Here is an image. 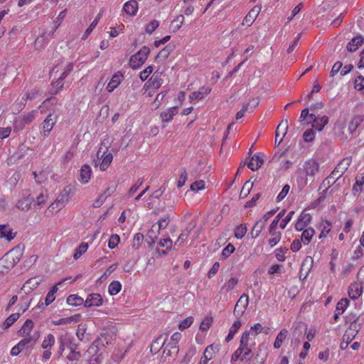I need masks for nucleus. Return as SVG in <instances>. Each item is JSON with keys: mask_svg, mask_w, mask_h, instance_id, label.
I'll list each match as a JSON object with an SVG mask.
<instances>
[{"mask_svg": "<svg viewBox=\"0 0 364 364\" xmlns=\"http://www.w3.org/2000/svg\"><path fill=\"white\" fill-rule=\"evenodd\" d=\"M112 191H110L109 188L106 189L102 193H101L97 198L93 202L92 205L95 208H100L101 207L105 201L106 200L107 198L110 196L112 193Z\"/></svg>", "mask_w": 364, "mask_h": 364, "instance_id": "nucleus-37", "label": "nucleus"}, {"mask_svg": "<svg viewBox=\"0 0 364 364\" xmlns=\"http://www.w3.org/2000/svg\"><path fill=\"white\" fill-rule=\"evenodd\" d=\"M103 304V298L100 294H89L85 301L84 306L86 308L100 307Z\"/></svg>", "mask_w": 364, "mask_h": 364, "instance_id": "nucleus-13", "label": "nucleus"}, {"mask_svg": "<svg viewBox=\"0 0 364 364\" xmlns=\"http://www.w3.org/2000/svg\"><path fill=\"white\" fill-rule=\"evenodd\" d=\"M260 6H254L244 18L242 21V25L246 26H250L257 18L259 13L260 12Z\"/></svg>", "mask_w": 364, "mask_h": 364, "instance_id": "nucleus-18", "label": "nucleus"}, {"mask_svg": "<svg viewBox=\"0 0 364 364\" xmlns=\"http://www.w3.org/2000/svg\"><path fill=\"white\" fill-rule=\"evenodd\" d=\"M114 339V336L110 332L107 331L101 333L87 350L90 357V364H99L105 348L107 346L111 345Z\"/></svg>", "mask_w": 364, "mask_h": 364, "instance_id": "nucleus-1", "label": "nucleus"}, {"mask_svg": "<svg viewBox=\"0 0 364 364\" xmlns=\"http://www.w3.org/2000/svg\"><path fill=\"white\" fill-rule=\"evenodd\" d=\"M92 176V169L89 165L85 164L80 170V182L82 184H87Z\"/></svg>", "mask_w": 364, "mask_h": 364, "instance_id": "nucleus-24", "label": "nucleus"}, {"mask_svg": "<svg viewBox=\"0 0 364 364\" xmlns=\"http://www.w3.org/2000/svg\"><path fill=\"white\" fill-rule=\"evenodd\" d=\"M73 64L68 63L61 71L60 73V76L58 80L55 82H53L52 85V92L53 94H57L60 92L64 86L63 80L68 75V74L73 70Z\"/></svg>", "mask_w": 364, "mask_h": 364, "instance_id": "nucleus-7", "label": "nucleus"}, {"mask_svg": "<svg viewBox=\"0 0 364 364\" xmlns=\"http://www.w3.org/2000/svg\"><path fill=\"white\" fill-rule=\"evenodd\" d=\"M328 118L326 116L316 117L311 121L312 127L316 130L321 132L324 128L325 125L328 123Z\"/></svg>", "mask_w": 364, "mask_h": 364, "instance_id": "nucleus-27", "label": "nucleus"}, {"mask_svg": "<svg viewBox=\"0 0 364 364\" xmlns=\"http://www.w3.org/2000/svg\"><path fill=\"white\" fill-rule=\"evenodd\" d=\"M63 282V281L58 282L48 292L45 299V306H48L54 301V300L55 299V294L58 290V286L62 285Z\"/></svg>", "mask_w": 364, "mask_h": 364, "instance_id": "nucleus-31", "label": "nucleus"}, {"mask_svg": "<svg viewBox=\"0 0 364 364\" xmlns=\"http://www.w3.org/2000/svg\"><path fill=\"white\" fill-rule=\"evenodd\" d=\"M288 249L286 247H280L274 250V256L279 262H284L286 259V254Z\"/></svg>", "mask_w": 364, "mask_h": 364, "instance_id": "nucleus-49", "label": "nucleus"}, {"mask_svg": "<svg viewBox=\"0 0 364 364\" xmlns=\"http://www.w3.org/2000/svg\"><path fill=\"white\" fill-rule=\"evenodd\" d=\"M248 304L249 296L247 294H243L239 298L233 310V314L236 318H240L243 315L248 306Z\"/></svg>", "mask_w": 364, "mask_h": 364, "instance_id": "nucleus-11", "label": "nucleus"}, {"mask_svg": "<svg viewBox=\"0 0 364 364\" xmlns=\"http://www.w3.org/2000/svg\"><path fill=\"white\" fill-rule=\"evenodd\" d=\"M294 215V211L291 210L283 219H280L279 222V228L282 230L285 229L288 223L292 220Z\"/></svg>", "mask_w": 364, "mask_h": 364, "instance_id": "nucleus-52", "label": "nucleus"}, {"mask_svg": "<svg viewBox=\"0 0 364 364\" xmlns=\"http://www.w3.org/2000/svg\"><path fill=\"white\" fill-rule=\"evenodd\" d=\"M32 198H31V191L26 190L22 193V198L18 200L16 207L23 211H26L31 208Z\"/></svg>", "mask_w": 364, "mask_h": 364, "instance_id": "nucleus-15", "label": "nucleus"}, {"mask_svg": "<svg viewBox=\"0 0 364 364\" xmlns=\"http://www.w3.org/2000/svg\"><path fill=\"white\" fill-rule=\"evenodd\" d=\"M80 315L75 314L69 317L61 318L58 320L52 321L53 324L56 326L65 325L68 323H77L80 321Z\"/></svg>", "mask_w": 364, "mask_h": 364, "instance_id": "nucleus-32", "label": "nucleus"}, {"mask_svg": "<svg viewBox=\"0 0 364 364\" xmlns=\"http://www.w3.org/2000/svg\"><path fill=\"white\" fill-rule=\"evenodd\" d=\"M363 122V117L361 115H355L350 120L348 124V132L350 134H353L355 132L357 129L360 127V125Z\"/></svg>", "mask_w": 364, "mask_h": 364, "instance_id": "nucleus-30", "label": "nucleus"}, {"mask_svg": "<svg viewBox=\"0 0 364 364\" xmlns=\"http://www.w3.org/2000/svg\"><path fill=\"white\" fill-rule=\"evenodd\" d=\"M144 240V235L141 233H136L133 237L132 242V247L134 250H138Z\"/></svg>", "mask_w": 364, "mask_h": 364, "instance_id": "nucleus-53", "label": "nucleus"}, {"mask_svg": "<svg viewBox=\"0 0 364 364\" xmlns=\"http://www.w3.org/2000/svg\"><path fill=\"white\" fill-rule=\"evenodd\" d=\"M36 339H33L32 336H27L21 339L16 345H15L11 350L10 354L11 356H17L24 349L29 348L32 343H36Z\"/></svg>", "mask_w": 364, "mask_h": 364, "instance_id": "nucleus-9", "label": "nucleus"}, {"mask_svg": "<svg viewBox=\"0 0 364 364\" xmlns=\"http://www.w3.org/2000/svg\"><path fill=\"white\" fill-rule=\"evenodd\" d=\"M349 304V301L347 299H341L336 304V311L338 314H343Z\"/></svg>", "mask_w": 364, "mask_h": 364, "instance_id": "nucleus-61", "label": "nucleus"}, {"mask_svg": "<svg viewBox=\"0 0 364 364\" xmlns=\"http://www.w3.org/2000/svg\"><path fill=\"white\" fill-rule=\"evenodd\" d=\"M348 165L349 163L348 160L344 159L342 161H341L332 171L330 178L333 179L339 178L346 171Z\"/></svg>", "mask_w": 364, "mask_h": 364, "instance_id": "nucleus-21", "label": "nucleus"}, {"mask_svg": "<svg viewBox=\"0 0 364 364\" xmlns=\"http://www.w3.org/2000/svg\"><path fill=\"white\" fill-rule=\"evenodd\" d=\"M314 114H309V111L308 108L304 109L300 115V121L306 122V123L310 124L314 117Z\"/></svg>", "mask_w": 364, "mask_h": 364, "instance_id": "nucleus-56", "label": "nucleus"}, {"mask_svg": "<svg viewBox=\"0 0 364 364\" xmlns=\"http://www.w3.org/2000/svg\"><path fill=\"white\" fill-rule=\"evenodd\" d=\"M193 316H188L183 320H182L179 324H178V328L181 331L185 330L188 328H189L191 324L193 323Z\"/></svg>", "mask_w": 364, "mask_h": 364, "instance_id": "nucleus-62", "label": "nucleus"}, {"mask_svg": "<svg viewBox=\"0 0 364 364\" xmlns=\"http://www.w3.org/2000/svg\"><path fill=\"white\" fill-rule=\"evenodd\" d=\"M16 232L7 224L0 225V238H4L7 241H11L16 237Z\"/></svg>", "mask_w": 364, "mask_h": 364, "instance_id": "nucleus-22", "label": "nucleus"}, {"mask_svg": "<svg viewBox=\"0 0 364 364\" xmlns=\"http://www.w3.org/2000/svg\"><path fill=\"white\" fill-rule=\"evenodd\" d=\"M238 279L235 277L230 278L221 287V291L228 293L232 291L238 284Z\"/></svg>", "mask_w": 364, "mask_h": 364, "instance_id": "nucleus-42", "label": "nucleus"}, {"mask_svg": "<svg viewBox=\"0 0 364 364\" xmlns=\"http://www.w3.org/2000/svg\"><path fill=\"white\" fill-rule=\"evenodd\" d=\"M316 227L320 230L318 239L322 240L328 237L331 232L333 225L328 220H321Z\"/></svg>", "mask_w": 364, "mask_h": 364, "instance_id": "nucleus-17", "label": "nucleus"}, {"mask_svg": "<svg viewBox=\"0 0 364 364\" xmlns=\"http://www.w3.org/2000/svg\"><path fill=\"white\" fill-rule=\"evenodd\" d=\"M283 215L284 211L279 213L269 227V237L267 240V244L270 248L276 246L282 239V232L279 230V222Z\"/></svg>", "mask_w": 364, "mask_h": 364, "instance_id": "nucleus-3", "label": "nucleus"}, {"mask_svg": "<svg viewBox=\"0 0 364 364\" xmlns=\"http://www.w3.org/2000/svg\"><path fill=\"white\" fill-rule=\"evenodd\" d=\"M33 176L34 177V179L37 183H43L47 180V173L42 171L39 173H37L36 171L33 172Z\"/></svg>", "mask_w": 364, "mask_h": 364, "instance_id": "nucleus-63", "label": "nucleus"}, {"mask_svg": "<svg viewBox=\"0 0 364 364\" xmlns=\"http://www.w3.org/2000/svg\"><path fill=\"white\" fill-rule=\"evenodd\" d=\"M288 129V122L287 120L286 121H282L277 126L275 133V143L278 142V144H279L284 136L287 134Z\"/></svg>", "mask_w": 364, "mask_h": 364, "instance_id": "nucleus-20", "label": "nucleus"}, {"mask_svg": "<svg viewBox=\"0 0 364 364\" xmlns=\"http://www.w3.org/2000/svg\"><path fill=\"white\" fill-rule=\"evenodd\" d=\"M312 220V217L310 213L302 212L299 215L295 224V230L301 232L303 230L308 228V226Z\"/></svg>", "mask_w": 364, "mask_h": 364, "instance_id": "nucleus-14", "label": "nucleus"}, {"mask_svg": "<svg viewBox=\"0 0 364 364\" xmlns=\"http://www.w3.org/2000/svg\"><path fill=\"white\" fill-rule=\"evenodd\" d=\"M154 70L153 65H149L144 70L139 73V78L141 81H145L148 79L149 75L152 73Z\"/></svg>", "mask_w": 364, "mask_h": 364, "instance_id": "nucleus-64", "label": "nucleus"}, {"mask_svg": "<svg viewBox=\"0 0 364 364\" xmlns=\"http://www.w3.org/2000/svg\"><path fill=\"white\" fill-rule=\"evenodd\" d=\"M66 302L70 306H77L84 304L85 301L76 294H71L67 298Z\"/></svg>", "mask_w": 364, "mask_h": 364, "instance_id": "nucleus-44", "label": "nucleus"}, {"mask_svg": "<svg viewBox=\"0 0 364 364\" xmlns=\"http://www.w3.org/2000/svg\"><path fill=\"white\" fill-rule=\"evenodd\" d=\"M150 49L143 46L137 53L132 55L129 59V65L134 70L139 69L147 60Z\"/></svg>", "mask_w": 364, "mask_h": 364, "instance_id": "nucleus-6", "label": "nucleus"}, {"mask_svg": "<svg viewBox=\"0 0 364 364\" xmlns=\"http://www.w3.org/2000/svg\"><path fill=\"white\" fill-rule=\"evenodd\" d=\"M164 191V188H160L151 193L149 199L146 200V205L149 209L153 208L156 200H158L162 196Z\"/></svg>", "mask_w": 364, "mask_h": 364, "instance_id": "nucleus-38", "label": "nucleus"}, {"mask_svg": "<svg viewBox=\"0 0 364 364\" xmlns=\"http://www.w3.org/2000/svg\"><path fill=\"white\" fill-rule=\"evenodd\" d=\"M58 121V115L55 113H50L42 123L41 135L43 137H48L53 129L54 125Z\"/></svg>", "mask_w": 364, "mask_h": 364, "instance_id": "nucleus-8", "label": "nucleus"}, {"mask_svg": "<svg viewBox=\"0 0 364 364\" xmlns=\"http://www.w3.org/2000/svg\"><path fill=\"white\" fill-rule=\"evenodd\" d=\"M55 343V336L52 333H48L43 337V340L41 343V348L43 349H52Z\"/></svg>", "mask_w": 364, "mask_h": 364, "instance_id": "nucleus-40", "label": "nucleus"}, {"mask_svg": "<svg viewBox=\"0 0 364 364\" xmlns=\"http://www.w3.org/2000/svg\"><path fill=\"white\" fill-rule=\"evenodd\" d=\"M253 340V338L250 336L249 332L244 331L240 338V346L232 353L231 360L235 362L246 360L247 357L252 353V347L255 344Z\"/></svg>", "mask_w": 364, "mask_h": 364, "instance_id": "nucleus-2", "label": "nucleus"}, {"mask_svg": "<svg viewBox=\"0 0 364 364\" xmlns=\"http://www.w3.org/2000/svg\"><path fill=\"white\" fill-rule=\"evenodd\" d=\"M319 164L314 159H310L306 161L303 165V171L306 178L304 179L302 178H299L298 182L300 183L301 180L302 186H305L309 181H313L316 175L319 171Z\"/></svg>", "mask_w": 364, "mask_h": 364, "instance_id": "nucleus-4", "label": "nucleus"}, {"mask_svg": "<svg viewBox=\"0 0 364 364\" xmlns=\"http://www.w3.org/2000/svg\"><path fill=\"white\" fill-rule=\"evenodd\" d=\"M262 326L259 323H257L254 326H251L249 330L245 331V332H249L250 336L255 339L258 334L262 333Z\"/></svg>", "mask_w": 364, "mask_h": 364, "instance_id": "nucleus-54", "label": "nucleus"}, {"mask_svg": "<svg viewBox=\"0 0 364 364\" xmlns=\"http://www.w3.org/2000/svg\"><path fill=\"white\" fill-rule=\"evenodd\" d=\"M20 317V314L18 313H14L11 314L9 316L6 318L3 323V328L4 329L9 328Z\"/></svg>", "mask_w": 364, "mask_h": 364, "instance_id": "nucleus-48", "label": "nucleus"}, {"mask_svg": "<svg viewBox=\"0 0 364 364\" xmlns=\"http://www.w3.org/2000/svg\"><path fill=\"white\" fill-rule=\"evenodd\" d=\"M162 74V71L156 70L149 80L144 84L143 89L148 90L151 87L154 90H157L161 87L164 82Z\"/></svg>", "mask_w": 364, "mask_h": 364, "instance_id": "nucleus-10", "label": "nucleus"}, {"mask_svg": "<svg viewBox=\"0 0 364 364\" xmlns=\"http://www.w3.org/2000/svg\"><path fill=\"white\" fill-rule=\"evenodd\" d=\"M259 100L258 98H252L245 102L242 105V109L245 112H252L254 109L259 105Z\"/></svg>", "mask_w": 364, "mask_h": 364, "instance_id": "nucleus-41", "label": "nucleus"}, {"mask_svg": "<svg viewBox=\"0 0 364 364\" xmlns=\"http://www.w3.org/2000/svg\"><path fill=\"white\" fill-rule=\"evenodd\" d=\"M139 9L138 2L136 0H129L123 6V11L129 16H134Z\"/></svg>", "mask_w": 364, "mask_h": 364, "instance_id": "nucleus-23", "label": "nucleus"}, {"mask_svg": "<svg viewBox=\"0 0 364 364\" xmlns=\"http://www.w3.org/2000/svg\"><path fill=\"white\" fill-rule=\"evenodd\" d=\"M184 16L183 15L177 16L171 22V25L173 27L174 31H178L184 22Z\"/></svg>", "mask_w": 364, "mask_h": 364, "instance_id": "nucleus-59", "label": "nucleus"}, {"mask_svg": "<svg viewBox=\"0 0 364 364\" xmlns=\"http://www.w3.org/2000/svg\"><path fill=\"white\" fill-rule=\"evenodd\" d=\"M235 250V246L231 243H228L226 245V247H225L223 249V250L221 252V257H223V259L228 258L234 252Z\"/></svg>", "mask_w": 364, "mask_h": 364, "instance_id": "nucleus-58", "label": "nucleus"}, {"mask_svg": "<svg viewBox=\"0 0 364 364\" xmlns=\"http://www.w3.org/2000/svg\"><path fill=\"white\" fill-rule=\"evenodd\" d=\"M264 163L263 159L259 155H254L247 163V166L252 171H257Z\"/></svg>", "mask_w": 364, "mask_h": 364, "instance_id": "nucleus-34", "label": "nucleus"}, {"mask_svg": "<svg viewBox=\"0 0 364 364\" xmlns=\"http://www.w3.org/2000/svg\"><path fill=\"white\" fill-rule=\"evenodd\" d=\"M191 228H187L184 231H183L177 240L175 242L174 247H181L183 245V243L187 240L191 233Z\"/></svg>", "mask_w": 364, "mask_h": 364, "instance_id": "nucleus-46", "label": "nucleus"}, {"mask_svg": "<svg viewBox=\"0 0 364 364\" xmlns=\"http://www.w3.org/2000/svg\"><path fill=\"white\" fill-rule=\"evenodd\" d=\"M314 235L315 230L311 227H309L308 228L302 230L300 239L304 245H309Z\"/></svg>", "mask_w": 364, "mask_h": 364, "instance_id": "nucleus-35", "label": "nucleus"}, {"mask_svg": "<svg viewBox=\"0 0 364 364\" xmlns=\"http://www.w3.org/2000/svg\"><path fill=\"white\" fill-rule=\"evenodd\" d=\"M211 87L203 86L198 90L191 92L189 95V101L192 104H196L199 100L204 99L211 92Z\"/></svg>", "mask_w": 364, "mask_h": 364, "instance_id": "nucleus-12", "label": "nucleus"}, {"mask_svg": "<svg viewBox=\"0 0 364 364\" xmlns=\"http://www.w3.org/2000/svg\"><path fill=\"white\" fill-rule=\"evenodd\" d=\"M170 219L168 217L161 218L160 220H159V221L156 223L152 225L151 228L149 231V237H153L154 235V239H156L157 233L159 232V230L161 229H165L168 225Z\"/></svg>", "mask_w": 364, "mask_h": 364, "instance_id": "nucleus-16", "label": "nucleus"}, {"mask_svg": "<svg viewBox=\"0 0 364 364\" xmlns=\"http://www.w3.org/2000/svg\"><path fill=\"white\" fill-rule=\"evenodd\" d=\"M122 79L123 75L120 72L115 73L106 87L107 92H113L121 84Z\"/></svg>", "mask_w": 364, "mask_h": 364, "instance_id": "nucleus-19", "label": "nucleus"}, {"mask_svg": "<svg viewBox=\"0 0 364 364\" xmlns=\"http://www.w3.org/2000/svg\"><path fill=\"white\" fill-rule=\"evenodd\" d=\"M113 160V155L108 151V148L105 147L103 150L102 147H100L97 152V159H94L93 163L95 167L99 166L100 171H106L110 166Z\"/></svg>", "mask_w": 364, "mask_h": 364, "instance_id": "nucleus-5", "label": "nucleus"}, {"mask_svg": "<svg viewBox=\"0 0 364 364\" xmlns=\"http://www.w3.org/2000/svg\"><path fill=\"white\" fill-rule=\"evenodd\" d=\"M289 336V331L287 328H282L277 334L274 342V348L279 349L284 341Z\"/></svg>", "mask_w": 364, "mask_h": 364, "instance_id": "nucleus-26", "label": "nucleus"}, {"mask_svg": "<svg viewBox=\"0 0 364 364\" xmlns=\"http://www.w3.org/2000/svg\"><path fill=\"white\" fill-rule=\"evenodd\" d=\"M364 185V173L358 175L355 177V182L353 187V193L355 195L362 191V186Z\"/></svg>", "mask_w": 364, "mask_h": 364, "instance_id": "nucleus-43", "label": "nucleus"}, {"mask_svg": "<svg viewBox=\"0 0 364 364\" xmlns=\"http://www.w3.org/2000/svg\"><path fill=\"white\" fill-rule=\"evenodd\" d=\"M33 326L34 323L32 320H26V321L23 323V326H21V328L19 331L20 334L24 337L32 336L31 335V331L33 328Z\"/></svg>", "mask_w": 364, "mask_h": 364, "instance_id": "nucleus-36", "label": "nucleus"}, {"mask_svg": "<svg viewBox=\"0 0 364 364\" xmlns=\"http://www.w3.org/2000/svg\"><path fill=\"white\" fill-rule=\"evenodd\" d=\"M247 227L245 225L241 224L235 229L234 235L237 239H242L247 233Z\"/></svg>", "mask_w": 364, "mask_h": 364, "instance_id": "nucleus-57", "label": "nucleus"}, {"mask_svg": "<svg viewBox=\"0 0 364 364\" xmlns=\"http://www.w3.org/2000/svg\"><path fill=\"white\" fill-rule=\"evenodd\" d=\"M363 293V285L360 283L354 282L349 286L348 295L350 299L355 300L361 296Z\"/></svg>", "mask_w": 364, "mask_h": 364, "instance_id": "nucleus-25", "label": "nucleus"}, {"mask_svg": "<svg viewBox=\"0 0 364 364\" xmlns=\"http://www.w3.org/2000/svg\"><path fill=\"white\" fill-rule=\"evenodd\" d=\"M218 350V345L211 344L206 347L203 353L208 355L209 358L213 359Z\"/></svg>", "mask_w": 364, "mask_h": 364, "instance_id": "nucleus-55", "label": "nucleus"}, {"mask_svg": "<svg viewBox=\"0 0 364 364\" xmlns=\"http://www.w3.org/2000/svg\"><path fill=\"white\" fill-rule=\"evenodd\" d=\"M172 50H173L172 46H171V45L166 46L164 49L160 50V52L158 53L157 58H160L161 60L166 59L169 56V55L172 52Z\"/></svg>", "mask_w": 364, "mask_h": 364, "instance_id": "nucleus-60", "label": "nucleus"}, {"mask_svg": "<svg viewBox=\"0 0 364 364\" xmlns=\"http://www.w3.org/2000/svg\"><path fill=\"white\" fill-rule=\"evenodd\" d=\"M241 326L242 322L240 320L235 321L229 329L228 336L225 337V342L229 343L231 341Z\"/></svg>", "mask_w": 364, "mask_h": 364, "instance_id": "nucleus-33", "label": "nucleus"}, {"mask_svg": "<svg viewBox=\"0 0 364 364\" xmlns=\"http://www.w3.org/2000/svg\"><path fill=\"white\" fill-rule=\"evenodd\" d=\"M88 249V244L86 242H82L78 246L75 250V253L73 255V258L75 259H79L85 252H87Z\"/></svg>", "mask_w": 364, "mask_h": 364, "instance_id": "nucleus-50", "label": "nucleus"}, {"mask_svg": "<svg viewBox=\"0 0 364 364\" xmlns=\"http://www.w3.org/2000/svg\"><path fill=\"white\" fill-rule=\"evenodd\" d=\"M363 43V40L361 36H355L348 43L347 50L350 52H355Z\"/></svg>", "mask_w": 364, "mask_h": 364, "instance_id": "nucleus-39", "label": "nucleus"}, {"mask_svg": "<svg viewBox=\"0 0 364 364\" xmlns=\"http://www.w3.org/2000/svg\"><path fill=\"white\" fill-rule=\"evenodd\" d=\"M122 289V284L119 281L114 280L108 286V292L111 296H115Z\"/></svg>", "mask_w": 364, "mask_h": 364, "instance_id": "nucleus-45", "label": "nucleus"}, {"mask_svg": "<svg viewBox=\"0 0 364 364\" xmlns=\"http://www.w3.org/2000/svg\"><path fill=\"white\" fill-rule=\"evenodd\" d=\"M167 93V91H162L156 95L154 101L152 103V109H156L161 105L162 101L166 96Z\"/></svg>", "mask_w": 364, "mask_h": 364, "instance_id": "nucleus-51", "label": "nucleus"}, {"mask_svg": "<svg viewBox=\"0 0 364 364\" xmlns=\"http://www.w3.org/2000/svg\"><path fill=\"white\" fill-rule=\"evenodd\" d=\"M178 107H170L165 111L162 112L160 114V118L163 122H169L172 121L173 117L177 114Z\"/></svg>", "mask_w": 364, "mask_h": 364, "instance_id": "nucleus-29", "label": "nucleus"}, {"mask_svg": "<svg viewBox=\"0 0 364 364\" xmlns=\"http://www.w3.org/2000/svg\"><path fill=\"white\" fill-rule=\"evenodd\" d=\"M166 339L163 338L162 335H160L155 338L151 343L150 351L151 354H156L160 349L164 346Z\"/></svg>", "mask_w": 364, "mask_h": 364, "instance_id": "nucleus-28", "label": "nucleus"}, {"mask_svg": "<svg viewBox=\"0 0 364 364\" xmlns=\"http://www.w3.org/2000/svg\"><path fill=\"white\" fill-rule=\"evenodd\" d=\"M159 245L161 247H165L166 250L161 251V255H165L166 252L170 250L173 247V242L169 237L160 240Z\"/></svg>", "mask_w": 364, "mask_h": 364, "instance_id": "nucleus-47", "label": "nucleus"}]
</instances>
